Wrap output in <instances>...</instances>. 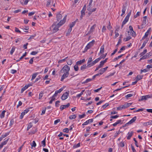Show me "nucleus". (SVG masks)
<instances>
[{"mask_svg":"<svg viewBox=\"0 0 152 152\" xmlns=\"http://www.w3.org/2000/svg\"><path fill=\"white\" fill-rule=\"evenodd\" d=\"M74 69L76 71H77L78 70V65L76 64L74 66Z\"/></svg>","mask_w":152,"mask_h":152,"instance_id":"38","label":"nucleus"},{"mask_svg":"<svg viewBox=\"0 0 152 152\" xmlns=\"http://www.w3.org/2000/svg\"><path fill=\"white\" fill-rule=\"evenodd\" d=\"M140 12H138L134 16V18H135L139 16L140 15Z\"/></svg>","mask_w":152,"mask_h":152,"instance_id":"58","label":"nucleus"},{"mask_svg":"<svg viewBox=\"0 0 152 152\" xmlns=\"http://www.w3.org/2000/svg\"><path fill=\"white\" fill-rule=\"evenodd\" d=\"M15 31L16 32L19 33H21V31L17 27H15Z\"/></svg>","mask_w":152,"mask_h":152,"instance_id":"54","label":"nucleus"},{"mask_svg":"<svg viewBox=\"0 0 152 152\" xmlns=\"http://www.w3.org/2000/svg\"><path fill=\"white\" fill-rule=\"evenodd\" d=\"M87 68H88L87 65L86 66V64H84L81 67L80 70L82 71H83L84 70L86 69Z\"/></svg>","mask_w":152,"mask_h":152,"instance_id":"22","label":"nucleus"},{"mask_svg":"<svg viewBox=\"0 0 152 152\" xmlns=\"http://www.w3.org/2000/svg\"><path fill=\"white\" fill-rule=\"evenodd\" d=\"M45 139L46 138H45L41 142V144H42V145L43 147H45L46 145Z\"/></svg>","mask_w":152,"mask_h":152,"instance_id":"29","label":"nucleus"},{"mask_svg":"<svg viewBox=\"0 0 152 152\" xmlns=\"http://www.w3.org/2000/svg\"><path fill=\"white\" fill-rule=\"evenodd\" d=\"M76 117V116L75 115H70L69 116V118L70 119H73L75 118Z\"/></svg>","mask_w":152,"mask_h":152,"instance_id":"39","label":"nucleus"},{"mask_svg":"<svg viewBox=\"0 0 152 152\" xmlns=\"http://www.w3.org/2000/svg\"><path fill=\"white\" fill-rule=\"evenodd\" d=\"M95 64V63L93 62V61L91 62V63H90L89 64H88L87 65L88 67L89 68V67H91V66H93Z\"/></svg>","mask_w":152,"mask_h":152,"instance_id":"28","label":"nucleus"},{"mask_svg":"<svg viewBox=\"0 0 152 152\" xmlns=\"http://www.w3.org/2000/svg\"><path fill=\"white\" fill-rule=\"evenodd\" d=\"M85 61V59H83L82 60H80L79 61H77L76 62V64H77L78 65H81L82 63L84 62Z\"/></svg>","mask_w":152,"mask_h":152,"instance_id":"17","label":"nucleus"},{"mask_svg":"<svg viewBox=\"0 0 152 152\" xmlns=\"http://www.w3.org/2000/svg\"><path fill=\"white\" fill-rule=\"evenodd\" d=\"M130 34L132 36L134 37H135L136 35L135 32L134 31H132L130 32Z\"/></svg>","mask_w":152,"mask_h":152,"instance_id":"40","label":"nucleus"},{"mask_svg":"<svg viewBox=\"0 0 152 152\" xmlns=\"http://www.w3.org/2000/svg\"><path fill=\"white\" fill-rule=\"evenodd\" d=\"M33 126V125L32 124V123L30 122V123L28 125V126L27 127V130L28 131V130L30 129Z\"/></svg>","mask_w":152,"mask_h":152,"instance_id":"31","label":"nucleus"},{"mask_svg":"<svg viewBox=\"0 0 152 152\" xmlns=\"http://www.w3.org/2000/svg\"><path fill=\"white\" fill-rule=\"evenodd\" d=\"M6 112V111L5 110H3L0 115V117L1 118H2L4 117L5 113Z\"/></svg>","mask_w":152,"mask_h":152,"instance_id":"18","label":"nucleus"},{"mask_svg":"<svg viewBox=\"0 0 152 152\" xmlns=\"http://www.w3.org/2000/svg\"><path fill=\"white\" fill-rule=\"evenodd\" d=\"M64 88L62 87L58 90L56 91H55L58 94L61 93L64 89Z\"/></svg>","mask_w":152,"mask_h":152,"instance_id":"37","label":"nucleus"},{"mask_svg":"<svg viewBox=\"0 0 152 152\" xmlns=\"http://www.w3.org/2000/svg\"><path fill=\"white\" fill-rule=\"evenodd\" d=\"M134 132L133 131H131L130 132H128L127 134V138L128 140H130L133 135Z\"/></svg>","mask_w":152,"mask_h":152,"instance_id":"9","label":"nucleus"},{"mask_svg":"<svg viewBox=\"0 0 152 152\" xmlns=\"http://www.w3.org/2000/svg\"><path fill=\"white\" fill-rule=\"evenodd\" d=\"M22 104V102L20 101L18 102V104L17 106V108H18L19 107L21 106Z\"/></svg>","mask_w":152,"mask_h":152,"instance_id":"56","label":"nucleus"},{"mask_svg":"<svg viewBox=\"0 0 152 152\" xmlns=\"http://www.w3.org/2000/svg\"><path fill=\"white\" fill-rule=\"evenodd\" d=\"M25 114L24 113L22 112L20 116V119H22L23 118V116Z\"/></svg>","mask_w":152,"mask_h":152,"instance_id":"52","label":"nucleus"},{"mask_svg":"<svg viewBox=\"0 0 152 152\" xmlns=\"http://www.w3.org/2000/svg\"><path fill=\"white\" fill-rule=\"evenodd\" d=\"M9 140V138L7 139L4 141L1 144V145L2 146H3L4 145H5L7 144L8 141Z\"/></svg>","mask_w":152,"mask_h":152,"instance_id":"21","label":"nucleus"},{"mask_svg":"<svg viewBox=\"0 0 152 152\" xmlns=\"http://www.w3.org/2000/svg\"><path fill=\"white\" fill-rule=\"evenodd\" d=\"M60 103V101H57L55 103V106L56 107H58L59 105V103Z\"/></svg>","mask_w":152,"mask_h":152,"instance_id":"57","label":"nucleus"},{"mask_svg":"<svg viewBox=\"0 0 152 152\" xmlns=\"http://www.w3.org/2000/svg\"><path fill=\"white\" fill-rule=\"evenodd\" d=\"M31 145L32 147H35L36 146V144L34 141H33L31 144Z\"/></svg>","mask_w":152,"mask_h":152,"instance_id":"44","label":"nucleus"},{"mask_svg":"<svg viewBox=\"0 0 152 152\" xmlns=\"http://www.w3.org/2000/svg\"><path fill=\"white\" fill-rule=\"evenodd\" d=\"M92 61V58L91 57L89 58L88 60L87 65L91 63Z\"/></svg>","mask_w":152,"mask_h":152,"instance_id":"51","label":"nucleus"},{"mask_svg":"<svg viewBox=\"0 0 152 152\" xmlns=\"http://www.w3.org/2000/svg\"><path fill=\"white\" fill-rule=\"evenodd\" d=\"M120 133V131H118V132H117L115 133L114 137H117Z\"/></svg>","mask_w":152,"mask_h":152,"instance_id":"63","label":"nucleus"},{"mask_svg":"<svg viewBox=\"0 0 152 152\" xmlns=\"http://www.w3.org/2000/svg\"><path fill=\"white\" fill-rule=\"evenodd\" d=\"M125 142L122 141L119 144V146L121 147H124L125 146Z\"/></svg>","mask_w":152,"mask_h":152,"instance_id":"33","label":"nucleus"},{"mask_svg":"<svg viewBox=\"0 0 152 152\" xmlns=\"http://www.w3.org/2000/svg\"><path fill=\"white\" fill-rule=\"evenodd\" d=\"M95 42V40H93L91 42H90L88 43L84 49V52L87 51L88 49H90L91 47H92L94 45Z\"/></svg>","mask_w":152,"mask_h":152,"instance_id":"3","label":"nucleus"},{"mask_svg":"<svg viewBox=\"0 0 152 152\" xmlns=\"http://www.w3.org/2000/svg\"><path fill=\"white\" fill-rule=\"evenodd\" d=\"M142 76L138 75L136 77V80L137 81H138L139 80H140L141 79H142Z\"/></svg>","mask_w":152,"mask_h":152,"instance_id":"27","label":"nucleus"},{"mask_svg":"<svg viewBox=\"0 0 152 152\" xmlns=\"http://www.w3.org/2000/svg\"><path fill=\"white\" fill-rule=\"evenodd\" d=\"M43 93H40L39 94V99H41L43 96Z\"/></svg>","mask_w":152,"mask_h":152,"instance_id":"62","label":"nucleus"},{"mask_svg":"<svg viewBox=\"0 0 152 152\" xmlns=\"http://www.w3.org/2000/svg\"><path fill=\"white\" fill-rule=\"evenodd\" d=\"M10 132H8L5 133V134H3L1 135L0 138H1V139L2 140V139L7 137L8 135H9L10 134Z\"/></svg>","mask_w":152,"mask_h":152,"instance_id":"20","label":"nucleus"},{"mask_svg":"<svg viewBox=\"0 0 152 152\" xmlns=\"http://www.w3.org/2000/svg\"><path fill=\"white\" fill-rule=\"evenodd\" d=\"M51 100L50 101V102H49V103L50 104H52V102H53V101H54V100H55V97H51Z\"/></svg>","mask_w":152,"mask_h":152,"instance_id":"49","label":"nucleus"},{"mask_svg":"<svg viewBox=\"0 0 152 152\" xmlns=\"http://www.w3.org/2000/svg\"><path fill=\"white\" fill-rule=\"evenodd\" d=\"M147 52V49H145L140 54V56H143V55H144V54H145Z\"/></svg>","mask_w":152,"mask_h":152,"instance_id":"30","label":"nucleus"},{"mask_svg":"<svg viewBox=\"0 0 152 152\" xmlns=\"http://www.w3.org/2000/svg\"><path fill=\"white\" fill-rule=\"evenodd\" d=\"M104 45H102L100 48V53H103L104 52Z\"/></svg>","mask_w":152,"mask_h":152,"instance_id":"19","label":"nucleus"},{"mask_svg":"<svg viewBox=\"0 0 152 152\" xmlns=\"http://www.w3.org/2000/svg\"><path fill=\"white\" fill-rule=\"evenodd\" d=\"M69 91H67L64 93L61 97V99L64 100L66 99L69 96Z\"/></svg>","mask_w":152,"mask_h":152,"instance_id":"5","label":"nucleus"},{"mask_svg":"<svg viewBox=\"0 0 152 152\" xmlns=\"http://www.w3.org/2000/svg\"><path fill=\"white\" fill-rule=\"evenodd\" d=\"M125 47L124 46L122 47L120 50L118 51V53H120L121 52V51L125 50Z\"/></svg>","mask_w":152,"mask_h":152,"instance_id":"53","label":"nucleus"},{"mask_svg":"<svg viewBox=\"0 0 152 152\" xmlns=\"http://www.w3.org/2000/svg\"><path fill=\"white\" fill-rule=\"evenodd\" d=\"M38 53V51L36 52V51H32V52L30 54L32 55H35L37 54Z\"/></svg>","mask_w":152,"mask_h":152,"instance_id":"55","label":"nucleus"},{"mask_svg":"<svg viewBox=\"0 0 152 152\" xmlns=\"http://www.w3.org/2000/svg\"><path fill=\"white\" fill-rule=\"evenodd\" d=\"M51 2L52 1L51 0H48V1L46 4V6L47 7H48L49 5L51 4Z\"/></svg>","mask_w":152,"mask_h":152,"instance_id":"45","label":"nucleus"},{"mask_svg":"<svg viewBox=\"0 0 152 152\" xmlns=\"http://www.w3.org/2000/svg\"><path fill=\"white\" fill-rule=\"evenodd\" d=\"M102 59V56H101L99 58H96L94 61H93V62L95 63L96 64L101 59Z\"/></svg>","mask_w":152,"mask_h":152,"instance_id":"26","label":"nucleus"},{"mask_svg":"<svg viewBox=\"0 0 152 152\" xmlns=\"http://www.w3.org/2000/svg\"><path fill=\"white\" fill-rule=\"evenodd\" d=\"M96 24H94L93 26H92L90 30V31H89V32L90 33H91L93 32V31H94V29H95V28H96Z\"/></svg>","mask_w":152,"mask_h":152,"instance_id":"12","label":"nucleus"},{"mask_svg":"<svg viewBox=\"0 0 152 152\" xmlns=\"http://www.w3.org/2000/svg\"><path fill=\"white\" fill-rule=\"evenodd\" d=\"M147 16H144L143 18V20L142 23V25L145 26L146 23V20L147 19Z\"/></svg>","mask_w":152,"mask_h":152,"instance_id":"10","label":"nucleus"},{"mask_svg":"<svg viewBox=\"0 0 152 152\" xmlns=\"http://www.w3.org/2000/svg\"><path fill=\"white\" fill-rule=\"evenodd\" d=\"M75 21L72 22L71 23L69 24V27L72 28V27H73L75 26Z\"/></svg>","mask_w":152,"mask_h":152,"instance_id":"46","label":"nucleus"},{"mask_svg":"<svg viewBox=\"0 0 152 152\" xmlns=\"http://www.w3.org/2000/svg\"><path fill=\"white\" fill-rule=\"evenodd\" d=\"M86 6L85 5L83 7V8L82 10L81 11V16H80V18L81 19H82L83 18V16H84L85 15V11L86 10Z\"/></svg>","mask_w":152,"mask_h":152,"instance_id":"6","label":"nucleus"},{"mask_svg":"<svg viewBox=\"0 0 152 152\" xmlns=\"http://www.w3.org/2000/svg\"><path fill=\"white\" fill-rule=\"evenodd\" d=\"M70 106L69 103H68L66 105H61L60 107V109L61 110H62L65 108H68Z\"/></svg>","mask_w":152,"mask_h":152,"instance_id":"7","label":"nucleus"},{"mask_svg":"<svg viewBox=\"0 0 152 152\" xmlns=\"http://www.w3.org/2000/svg\"><path fill=\"white\" fill-rule=\"evenodd\" d=\"M129 19L127 18H125L124 20L123 21L122 24L121 26V28H122L123 27V26L126 24V23L128 21Z\"/></svg>","mask_w":152,"mask_h":152,"instance_id":"16","label":"nucleus"},{"mask_svg":"<svg viewBox=\"0 0 152 152\" xmlns=\"http://www.w3.org/2000/svg\"><path fill=\"white\" fill-rule=\"evenodd\" d=\"M70 70V67L67 65H65L61 69V72L63 73L61 79V81H63L65 79L68 77Z\"/></svg>","mask_w":152,"mask_h":152,"instance_id":"2","label":"nucleus"},{"mask_svg":"<svg viewBox=\"0 0 152 152\" xmlns=\"http://www.w3.org/2000/svg\"><path fill=\"white\" fill-rule=\"evenodd\" d=\"M67 63L69 65H71L72 64V61L71 60H69L67 61Z\"/></svg>","mask_w":152,"mask_h":152,"instance_id":"60","label":"nucleus"},{"mask_svg":"<svg viewBox=\"0 0 152 152\" xmlns=\"http://www.w3.org/2000/svg\"><path fill=\"white\" fill-rule=\"evenodd\" d=\"M80 145V142L78 143V144H77L74 145L73 146V148H77L78 147H79Z\"/></svg>","mask_w":152,"mask_h":152,"instance_id":"34","label":"nucleus"},{"mask_svg":"<svg viewBox=\"0 0 152 152\" xmlns=\"http://www.w3.org/2000/svg\"><path fill=\"white\" fill-rule=\"evenodd\" d=\"M131 38V37H130L129 36L127 37L124 38V39L123 40L125 42L129 40Z\"/></svg>","mask_w":152,"mask_h":152,"instance_id":"35","label":"nucleus"},{"mask_svg":"<svg viewBox=\"0 0 152 152\" xmlns=\"http://www.w3.org/2000/svg\"><path fill=\"white\" fill-rule=\"evenodd\" d=\"M60 121V120L59 119H57L55 120L54 122V124L55 125H56Z\"/></svg>","mask_w":152,"mask_h":152,"instance_id":"59","label":"nucleus"},{"mask_svg":"<svg viewBox=\"0 0 152 152\" xmlns=\"http://www.w3.org/2000/svg\"><path fill=\"white\" fill-rule=\"evenodd\" d=\"M62 15L60 14H58L56 15V20L58 21H59L62 18Z\"/></svg>","mask_w":152,"mask_h":152,"instance_id":"13","label":"nucleus"},{"mask_svg":"<svg viewBox=\"0 0 152 152\" xmlns=\"http://www.w3.org/2000/svg\"><path fill=\"white\" fill-rule=\"evenodd\" d=\"M8 148V146H7L5 147L1 151V152H5L6 151L7 149Z\"/></svg>","mask_w":152,"mask_h":152,"instance_id":"64","label":"nucleus"},{"mask_svg":"<svg viewBox=\"0 0 152 152\" xmlns=\"http://www.w3.org/2000/svg\"><path fill=\"white\" fill-rule=\"evenodd\" d=\"M68 57H67L63 59L60 60L59 61H58V63H62L63 62L65 61L66 59L68 58Z\"/></svg>","mask_w":152,"mask_h":152,"instance_id":"41","label":"nucleus"},{"mask_svg":"<svg viewBox=\"0 0 152 152\" xmlns=\"http://www.w3.org/2000/svg\"><path fill=\"white\" fill-rule=\"evenodd\" d=\"M39 73H39V72H36V73H34L32 75V78L31 79V80H32L36 78L37 76Z\"/></svg>","mask_w":152,"mask_h":152,"instance_id":"15","label":"nucleus"},{"mask_svg":"<svg viewBox=\"0 0 152 152\" xmlns=\"http://www.w3.org/2000/svg\"><path fill=\"white\" fill-rule=\"evenodd\" d=\"M23 29H25L26 30H28L29 28V27H28V26H22V28Z\"/></svg>","mask_w":152,"mask_h":152,"instance_id":"43","label":"nucleus"},{"mask_svg":"<svg viewBox=\"0 0 152 152\" xmlns=\"http://www.w3.org/2000/svg\"><path fill=\"white\" fill-rule=\"evenodd\" d=\"M133 95V94H128L126 96H125V97L126 99H128L129 97H131Z\"/></svg>","mask_w":152,"mask_h":152,"instance_id":"42","label":"nucleus"},{"mask_svg":"<svg viewBox=\"0 0 152 152\" xmlns=\"http://www.w3.org/2000/svg\"><path fill=\"white\" fill-rule=\"evenodd\" d=\"M15 46L12 47L11 50L10 51V54L11 55H12L13 53L14 52L15 50Z\"/></svg>","mask_w":152,"mask_h":152,"instance_id":"36","label":"nucleus"},{"mask_svg":"<svg viewBox=\"0 0 152 152\" xmlns=\"http://www.w3.org/2000/svg\"><path fill=\"white\" fill-rule=\"evenodd\" d=\"M131 10L130 11V12L127 14V15L126 16V17L125 18H127L129 19V17H130V15H131Z\"/></svg>","mask_w":152,"mask_h":152,"instance_id":"50","label":"nucleus"},{"mask_svg":"<svg viewBox=\"0 0 152 152\" xmlns=\"http://www.w3.org/2000/svg\"><path fill=\"white\" fill-rule=\"evenodd\" d=\"M63 131L65 132L68 133L69 132V130L68 128H66L63 129Z\"/></svg>","mask_w":152,"mask_h":152,"instance_id":"61","label":"nucleus"},{"mask_svg":"<svg viewBox=\"0 0 152 152\" xmlns=\"http://www.w3.org/2000/svg\"><path fill=\"white\" fill-rule=\"evenodd\" d=\"M126 9V6L124 5H123L122 6V12L123 13H125V11Z\"/></svg>","mask_w":152,"mask_h":152,"instance_id":"24","label":"nucleus"},{"mask_svg":"<svg viewBox=\"0 0 152 152\" xmlns=\"http://www.w3.org/2000/svg\"><path fill=\"white\" fill-rule=\"evenodd\" d=\"M148 41V39H146L144 41L142 46L140 48V49H142L145 46L146 44L147 43Z\"/></svg>","mask_w":152,"mask_h":152,"instance_id":"14","label":"nucleus"},{"mask_svg":"<svg viewBox=\"0 0 152 152\" xmlns=\"http://www.w3.org/2000/svg\"><path fill=\"white\" fill-rule=\"evenodd\" d=\"M66 15L65 16L63 19L57 23L56 22H54L50 27V29L53 33H55L59 30V28L63 25L66 22Z\"/></svg>","mask_w":152,"mask_h":152,"instance_id":"1","label":"nucleus"},{"mask_svg":"<svg viewBox=\"0 0 152 152\" xmlns=\"http://www.w3.org/2000/svg\"><path fill=\"white\" fill-rule=\"evenodd\" d=\"M30 86H31V85H30V84H29L28 85H26L25 86L23 87V88L24 90H25Z\"/></svg>","mask_w":152,"mask_h":152,"instance_id":"47","label":"nucleus"},{"mask_svg":"<svg viewBox=\"0 0 152 152\" xmlns=\"http://www.w3.org/2000/svg\"><path fill=\"white\" fill-rule=\"evenodd\" d=\"M108 66H106L105 67L101 69L100 70V71L101 72L100 73H102L104 72L106 70H107V69L108 68Z\"/></svg>","mask_w":152,"mask_h":152,"instance_id":"25","label":"nucleus"},{"mask_svg":"<svg viewBox=\"0 0 152 152\" xmlns=\"http://www.w3.org/2000/svg\"><path fill=\"white\" fill-rule=\"evenodd\" d=\"M151 97H152V95L151 96L149 95H146L140 97V98L138 100L139 101H141L144 100H147L148 99L151 98Z\"/></svg>","mask_w":152,"mask_h":152,"instance_id":"4","label":"nucleus"},{"mask_svg":"<svg viewBox=\"0 0 152 152\" xmlns=\"http://www.w3.org/2000/svg\"><path fill=\"white\" fill-rule=\"evenodd\" d=\"M72 30V28L69 27V28L68 29V32L66 33V36H68L70 34Z\"/></svg>","mask_w":152,"mask_h":152,"instance_id":"32","label":"nucleus"},{"mask_svg":"<svg viewBox=\"0 0 152 152\" xmlns=\"http://www.w3.org/2000/svg\"><path fill=\"white\" fill-rule=\"evenodd\" d=\"M109 105V104L108 103H106L102 106V108L103 109H104L106 107H107Z\"/></svg>","mask_w":152,"mask_h":152,"instance_id":"48","label":"nucleus"},{"mask_svg":"<svg viewBox=\"0 0 152 152\" xmlns=\"http://www.w3.org/2000/svg\"><path fill=\"white\" fill-rule=\"evenodd\" d=\"M149 34V33H148V32H146L145 33L144 36L142 38V39L140 40V41H141L142 40H143L144 39H145L146 38L148 35Z\"/></svg>","mask_w":152,"mask_h":152,"instance_id":"23","label":"nucleus"},{"mask_svg":"<svg viewBox=\"0 0 152 152\" xmlns=\"http://www.w3.org/2000/svg\"><path fill=\"white\" fill-rule=\"evenodd\" d=\"M137 119V117L134 116L132 119H131L129 122L128 124H131L133 122H134Z\"/></svg>","mask_w":152,"mask_h":152,"instance_id":"11","label":"nucleus"},{"mask_svg":"<svg viewBox=\"0 0 152 152\" xmlns=\"http://www.w3.org/2000/svg\"><path fill=\"white\" fill-rule=\"evenodd\" d=\"M93 121V119H89L87 121L83 123L82 124V125H87L89 123H91Z\"/></svg>","mask_w":152,"mask_h":152,"instance_id":"8","label":"nucleus"}]
</instances>
